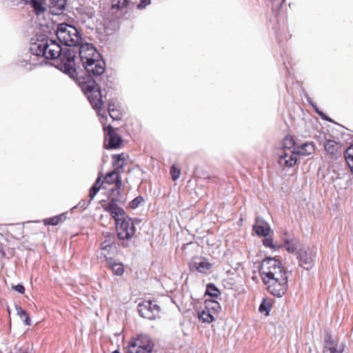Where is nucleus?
<instances>
[{
    "instance_id": "obj_1",
    "label": "nucleus",
    "mask_w": 353,
    "mask_h": 353,
    "mask_svg": "<svg viewBox=\"0 0 353 353\" xmlns=\"http://www.w3.org/2000/svg\"><path fill=\"white\" fill-rule=\"evenodd\" d=\"M74 57L75 52L72 50H63L57 41L48 37H41L37 39L35 41H31L29 52L19 59L17 64L27 70H31L41 65L44 61L43 59H59L61 70L73 77L75 73Z\"/></svg>"
},
{
    "instance_id": "obj_2",
    "label": "nucleus",
    "mask_w": 353,
    "mask_h": 353,
    "mask_svg": "<svg viewBox=\"0 0 353 353\" xmlns=\"http://www.w3.org/2000/svg\"><path fill=\"white\" fill-rule=\"evenodd\" d=\"M118 199H111L110 202L103 206L115 221L116 230L119 240L122 241L121 245L128 247L127 241L130 240L135 233V227L132 219L126 215L122 208L117 205Z\"/></svg>"
},
{
    "instance_id": "obj_3",
    "label": "nucleus",
    "mask_w": 353,
    "mask_h": 353,
    "mask_svg": "<svg viewBox=\"0 0 353 353\" xmlns=\"http://www.w3.org/2000/svg\"><path fill=\"white\" fill-rule=\"evenodd\" d=\"M79 53L82 64L90 77H97L104 73L105 62L97 59L99 54L91 44L81 45Z\"/></svg>"
},
{
    "instance_id": "obj_4",
    "label": "nucleus",
    "mask_w": 353,
    "mask_h": 353,
    "mask_svg": "<svg viewBox=\"0 0 353 353\" xmlns=\"http://www.w3.org/2000/svg\"><path fill=\"white\" fill-rule=\"evenodd\" d=\"M56 34L59 41L66 46H78L83 41L78 30L66 23H61L58 26Z\"/></svg>"
},
{
    "instance_id": "obj_5",
    "label": "nucleus",
    "mask_w": 353,
    "mask_h": 353,
    "mask_svg": "<svg viewBox=\"0 0 353 353\" xmlns=\"http://www.w3.org/2000/svg\"><path fill=\"white\" fill-rule=\"evenodd\" d=\"M83 92L87 95L92 108L97 111L98 116L103 117L101 111L103 110V101L101 92V88L94 81L85 83L82 86Z\"/></svg>"
},
{
    "instance_id": "obj_6",
    "label": "nucleus",
    "mask_w": 353,
    "mask_h": 353,
    "mask_svg": "<svg viewBox=\"0 0 353 353\" xmlns=\"http://www.w3.org/2000/svg\"><path fill=\"white\" fill-rule=\"evenodd\" d=\"M137 310L142 318L154 320L159 315L160 307L152 301H145L138 304Z\"/></svg>"
},
{
    "instance_id": "obj_7",
    "label": "nucleus",
    "mask_w": 353,
    "mask_h": 353,
    "mask_svg": "<svg viewBox=\"0 0 353 353\" xmlns=\"http://www.w3.org/2000/svg\"><path fill=\"white\" fill-rule=\"evenodd\" d=\"M316 252L308 247L301 248L297 252L299 265L305 270H310L314 265Z\"/></svg>"
},
{
    "instance_id": "obj_8",
    "label": "nucleus",
    "mask_w": 353,
    "mask_h": 353,
    "mask_svg": "<svg viewBox=\"0 0 353 353\" xmlns=\"http://www.w3.org/2000/svg\"><path fill=\"white\" fill-rule=\"evenodd\" d=\"M283 267L280 261L275 258L266 257L262 262L260 268L261 277L268 278L272 274H274Z\"/></svg>"
},
{
    "instance_id": "obj_9",
    "label": "nucleus",
    "mask_w": 353,
    "mask_h": 353,
    "mask_svg": "<svg viewBox=\"0 0 353 353\" xmlns=\"http://www.w3.org/2000/svg\"><path fill=\"white\" fill-rule=\"evenodd\" d=\"M263 282L266 285L268 291L276 297L283 296L288 288V282L286 281L280 282L274 279H263Z\"/></svg>"
},
{
    "instance_id": "obj_10",
    "label": "nucleus",
    "mask_w": 353,
    "mask_h": 353,
    "mask_svg": "<svg viewBox=\"0 0 353 353\" xmlns=\"http://www.w3.org/2000/svg\"><path fill=\"white\" fill-rule=\"evenodd\" d=\"M279 163L287 168L293 167L297 162L295 149H281L278 153Z\"/></svg>"
},
{
    "instance_id": "obj_11",
    "label": "nucleus",
    "mask_w": 353,
    "mask_h": 353,
    "mask_svg": "<svg viewBox=\"0 0 353 353\" xmlns=\"http://www.w3.org/2000/svg\"><path fill=\"white\" fill-rule=\"evenodd\" d=\"M212 265L205 258L196 257L189 263V268L191 271H196L202 274H208Z\"/></svg>"
},
{
    "instance_id": "obj_12",
    "label": "nucleus",
    "mask_w": 353,
    "mask_h": 353,
    "mask_svg": "<svg viewBox=\"0 0 353 353\" xmlns=\"http://www.w3.org/2000/svg\"><path fill=\"white\" fill-rule=\"evenodd\" d=\"M324 148L332 159H337L341 157L343 152L342 145L333 140H327L324 145Z\"/></svg>"
},
{
    "instance_id": "obj_13",
    "label": "nucleus",
    "mask_w": 353,
    "mask_h": 353,
    "mask_svg": "<svg viewBox=\"0 0 353 353\" xmlns=\"http://www.w3.org/2000/svg\"><path fill=\"white\" fill-rule=\"evenodd\" d=\"M103 129L104 130H107L105 141H108V143H105L106 148L112 149L118 148L122 142L121 137L114 131L111 125H108L107 128L103 127Z\"/></svg>"
},
{
    "instance_id": "obj_14",
    "label": "nucleus",
    "mask_w": 353,
    "mask_h": 353,
    "mask_svg": "<svg viewBox=\"0 0 353 353\" xmlns=\"http://www.w3.org/2000/svg\"><path fill=\"white\" fill-rule=\"evenodd\" d=\"M343 344L338 345L335 343L330 334L325 335L323 353H343Z\"/></svg>"
},
{
    "instance_id": "obj_15",
    "label": "nucleus",
    "mask_w": 353,
    "mask_h": 353,
    "mask_svg": "<svg viewBox=\"0 0 353 353\" xmlns=\"http://www.w3.org/2000/svg\"><path fill=\"white\" fill-rule=\"evenodd\" d=\"M253 230L257 235L266 237L269 235L271 229L267 222L263 219L257 217L253 225Z\"/></svg>"
},
{
    "instance_id": "obj_16",
    "label": "nucleus",
    "mask_w": 353,
    "mask_h": 353,
    "mask_svg": "<svg viewBox=\"0 0 353 353\" xmlns=\"http://www.w3.org/2000/svg\"><path fill=\"white\" fill-rule=\"evenodd\" d=\"M131 342H135L136 344L143 347L145 350H148L150 352H152L154 347V343L151 338L147 334H141L137 335V337L131 340Z\"/></svg>"
},
{
    "instance_id": "obj_17",
    "label": "nucleus",
    "mask_w": 353,
    "mask_h": 353,
    "mask_svg": "<svg viewBox=\"0 0 353 353\" xmlns=\"http://www.w3.org/2000/svg\"><path fill=\"white\" fill-rule=\"evenodd\" d=\"M104 181L108 184H115L116 190L117 194H120V190L122 187V181L120 179L118 171L113 170L108 173L104 179Z\"/></svg>"
},
{
    "instance_id": "obj_18",
    "label": "nucleus",
    "mask_w": 353,
    "mask_h": 353,
    "mask_svg": "<svg viewBox=\"0 0 353 353\" xmlns=\"http://www.w3.org/2000/svg\"><path fill=\"white\" fill-rule=\"evenodd\" d=\"M294 149L299 156H308L315 150L314 144L310 142L304 143L300 145H297Z\"/></svg>"
},
{
    "instance_id": "obj_19",
    "label": "nucleus",
    "mask_w": 353,
    "mask_h": 353,
    "mask_svg": "<svg viewBox=\"0 0 353 353\" xmlns=\"http://www.w3.org/2000/svg\"><path fill=\"white\" fill-rule=\"evenodd\" d=\"M283 247L290 253H294L298 249L299 242L292 236H285L283 239Z\"/></svg>"
},
{
    "instance_id": "obj_20",
    "label": "nucleus",
    "mask_w": 353,
    "mask_h": 353,
    "mask_svg": "<svg viewBox=\"0 0 353 353\" xmlns=\"http://www.w3.org/2000/svg\"><path fill=\"white\" fill-rule=\"evenodd\" d=\"M107 263L110 265L112 271L115 275L121 276L123 274L124 268L121 263H117L112 256L105 259Z\"/></svg>"
},
{
    "instance_id": "obj_21",
    "label": "nucleus",
    "mask_w": 353,
    "mask_h": 353,
    "mask_svg": "<svg viewBox=\"0 0 353 353\" xmlns=\"http://www.w3.org/2000/svg\"><path fill=\"white\" fill-rule=\"evenodd\" d=\"M41 0H29L26 1V4H29L33 8L34 13L38 16L45 12L46 7L41 1Z\"/></svg>"
},
{
    "instance_id": "obj_22",
    "label": "nucleus",
    "mask_w": 353,
    "mask_h": 353,
    "mask_svg": "<svg viewBox=\"0 0 353 353\" xmlns=\"http://www.w3.org/2000/svg\"><path fill=\"white\" fill-rule=\"evenodd\" d=\"M288 273L286 272L285 268L282 267L279 270H278L274 274H272L270 276L266 278L267 279H274V281H279L280 282H283L286 281L288 282Z\"/></svg>"
},
{
    "instance_id": "obj_23",
    "label": "nucleus",
    "mask_w": 353,
    "mask_h": 353,
    "mask_svg": "<svg viewBox=\"0 0 353 353\" xmlns=\"http://www.w3.org/2000/svg\"><path fill=\"white\" fill-rule=\"evenodd\" d=\"M102 176H103L102 174H100L99 175L95 183H94V185L91 187V188L90 190L89 196L90 198V201H92L94 198V196L99 192V190L101 189V188L102 186V183L101 181Z\"/></svg>"
},
{
    "instance_id": "obj_24",
    "label": "nucleus",
    "mask_w": 353,
    "mask_h": 353,
    "mask_svg": "<svg viewBox=\"0 0 353 353\" xmlns=\"http://www.w3.org/2000/svg\"><path fill=\"white\" fill-rule=\"evenodd\" d=\"M136 0H112V8L113 9H122L130 5H134Z\"/></svg>"
},
{
    "instance_id": "obj_25",
    "label": "nucleus",
    "mask_w": 353,
    "mask_h": 353,
    "mask_svg": "<svg viewBox=\"0 0 353 353\" xmlns=\"http://www.w3.org/2000/svg\"><path fill=\"white\" fill-rule=\"evenodd\" d=\"M344 157L351 171L353 172V144L346 149L344 152Z\"/></svg>"
},
{
    "instance_id": "obj_26",
    "label": "nucleus",
    "mask_w": 353,
    "mask_h": 353,
    "mask_svg": "<svg viewBox=\"0 0 353 353\" xmlns=\"http://www.w3.org/2000/svg\"><path fill=\"white\" fill-rule=\"evenodd\" d=\"M108 249H112V243L110 241L105 240L101 243V259L103 258L105 260L110 257L108 256V253H105V250Z\"/></svg>"
},
{
    "instance_id": "obj_27",
    "label": "nucleus",
    "mask_w": 353,
    "mask_h": 353,
    "mask_svg": "<svg viewBox=\"0 0 353 353\" xmlns=\"http://www.w3.org/2000/svg\"><path fill=\"white\" fill-rule=\"evenodd\" d=\"M65 219L63 214L46 219L43 222L46 225H57Z\"/></svg>"
},
{
    "instance_id": "obj_28",
    "label": "nucleus",
    "mask_w": 353,
    "mask_h": 353,
    "mask_svg": "<svg viewBox=\"0 0 353 353\" xmlns=\"http://www.w3.org/2000/svg\"><path fill=\"white\" fill-rule=\"evenodd\" d=\"M205 294L213 298H217L221 294L218 288L212 283L207 285Z\"/></svg>"
},
{
    "instance_id": "obj_29",
    "label": "nucleus",
    "mask_w": 353,
    "mask_h": 353,
    "mask_svg": "<svg viewBox=\"0 0 353 353\" xmlns=\"http://www.w3.org/2000/svg\"><path fill=\"white\" fill-rule=\"evenodd\" d=\"M199 319L203 322L211 323L214 320L213 316L210 314L209 310H203L199 315Z\"/></svg>"
},
{
    "instance_id": "obj_30",
    "label": "nucleus",
    "mask_w": 353,
    "mask_h": 353,
    "mask_svg": "<svg viewBox=\"0 0 353 353\" xmlns=\"http://www.w3.org/2000/svg\"><path fill=\"white\" fill-rule=\"evenodd\" d=\"M67 0H51L50 4L52 8L57 9V11H62L65 9Z\"/></svg>"
},
{
    "instance_id": "obj_31",
    "label": "nucleus",
    "mask_w": 353,
    "mask_h": 353,
    "mask_svg": "<svg viewBox=\"0 0 353 353\" xmlns=\"http://www.w3.org/2000/svg\"><path fill=\"white\" fill-rule=\"evenodd\" d=\"M297 145L295 144V141L292 137H287L284 139L283 143V148L281 149H290L293 150Z\"/></svg>"
},
{
    "instance_id": "obj_32",
    "label": "nucleus",
    "mask_w": 353,
    "mask_h": 353,
    "mask_svg": "<svg viewBox=\"0 0 353 353\" xmlns=\"http://www.w3.org/2000/svg\"><path fill=\"white\" fill-rule=\"evenodd\" d=\"M108 112L109 115L114 120H119L120 119V113L118 110L114 108V105L109 103L108 105Z\"/></svg>"
},
{
    "instance_id": "obj_33",
    "label": "nucleus",
    "mask_w": 353,
    "mask_h": 353,
    "mask_svg": "<svg viewBox=\"0 0 353 353\" xmlns=\"http://www.w3.org/2000/svg\"><path fill=\"white\" fill-rule=\"evenodd\" d=\"M113 166L114 167V170L116 171H118V173L123 172V168L126 164V162L122 160H120L119 159H113Z\"/></svg>"
},
{
    "instance_id": "obj_34",
    "label": "nucleus",
    "mask_w": 353,
    "mask_h": 353,
    "mask_svg": "<svg viewBox=\"0 0 353 353\" xmlns=\"http://www.w3.org/2000/svg\"><path fill=\"white\" fill-rule=\"evenodd\" d=\"M172 179L176 181L179 178L181 170L180 168H177L175 165H173L170 171Z\"/></svg>"
},
{
    "instance_id": "obj_35",
    "label": "nucleus",
    "mask_w": 353,
    "mask_h": 353,
    "mask_svg": "<svg viewBox=\"0 0 353 353\" xmlns=\"http://www.w3.org/2000/svg\"><path fill=\"white\" fill-rule=\"evenodd\" d=\"M271 309V305L270 303H266L263 301L259 306V311L261 312H265V314L268 315Z\"/></svg>"
},
{
    "instance_id": "obj_36",
    "label": "nucleus",
    "mask_w": 353,
    "mask_h": 353,
    "mask_svg": "<svg viewBox=\"0 0 353 353\" xmlns=\"http://www.w3.org/2000/svg\"><path fill=\"white\" fill-rule=\"evenodd\" d=\"M143 201V198L141 196H139L134 199L130 203V206L132 209L137 208L142 202Z\"/></svg>"
},
{
    "instance_id": "obj_37",
    "label": "nucleus",
    "mask_w": 353,
    "mask_h": 353,
    "mask_svg": "<svg viewBox=\"0 0 353 353\" xmlns=\"http://www.w3.org/2000/svg\"><path fill=\"white\" fill-rule=\"evenodd\" d=\"M263 243L265 247H268L272 249H275L276 248V246L274 244L273 239L268 236L264 237Z\"/></svg>"
},
{
    "instance_id": "obj_38",
    "label": "nucleus",
    "mask_w": 353,
    "mask_h": 353,
    "mask_svg": "<svg viewBox=\"0 0 353 353\" xmlns=\"http://www.w3.org/2000/svg\"><path fill=\"white\" fill-rule=\"evenodd\" d=\"M310 104L312 105V107L314 108L316 112L323 119H325L327 121H331V119H330L328 117H327L325 114H323L321 111L319 110L316 105L312 103V101H310Z\"/></svg>"
},
{
    "instance_id": "obj_39",
    "label": "nucleus",
    "mask_w": 353,
    "mask_h": 353,
    "mask_svg": "<svg viewBox=\"0 0 353 353\" xmlns=\"http://www.w3.org/2000/svg\"><path fill=\"white\" fill-rule=\"evenodd\" d=\"M151 3L150 0H141L140 3L137 5V8L139 10L144 9L147 6Z\"/></svg>"
},
{
    "instance_id": "obj_40",
    "label": "nucleus",
    "mask_w": 353,
    "mask_h": 353,
    "mask_svg": "<svg viewBox=\"0 0 353 353\" xmlns=\"http://www.w3.org/2000/svg\"><path fill=\"white\" fill-rule=\"evenodd\" d=\"M15 308H16L17 314L21 317V319H23V318L26 314H28L24 310H23L21 307H19L17 305H15Z\"/></svg>"
},
{
    "instance_id": "obj_41",
    "label": "nucleus",
    "mask_w": 353,
    "mask_h": 353,
    "mask_svg": "<svg viewBox=\"0 0 353 353\" xmlns=\"http://www.w3.org/2000/svg\"><path fill=\"white\" fill-rule=\"evenodd\" d=\"M128 155L125 153H121V154H114L112 156V159H119L120 160L124 161L125 162L128 160Z\"/></svg>"
},
{
    "instance_id": "obj_42",
    "label": "nucleus",
    "mask_w": 353,
    "mask_h": 353,
    "mask_svg": "<svg viewBox=\"0 0 353 353\" xmlns=\"http://www.w3.org/2000/svg\"><path fill=\"white\" fill-rule=\"evenodd\" d=\"M129 347H134L135 349H137L138 350H145V348L142 346H139V345L136 344L135 342H130L129 343V345H128V348ZM146 351H148V350H146Z\"/></svg>"
},
{
    "instance_id": "obj_43",
    "label": "nucleus",
    "mask_w": 353,
    "mask_h": 353,
    "mask_svg": "<svg viewBox=\"0 0 353 353\" xmlns=\"http://www.w3.org/2000/svg\"><path fill=\"white\" fill-rule=\"evenodd\" d=\"M150 351H145V350H138L137 349H135L134 347H129L128 348V353H150Z\"/></svg>"
},
{
    "instance_id": "obj_44",
    "label": "nucleus",
    "mask_w": 353,
    "mask_h": 353,
    "mask_svg": "<svg viewBox=\"0 0 353 353\" xmlns=\"http://www.w3.org/2000/svg\"><path fill=\"white\" fill-rule=\"evenodd\" d=\"M13 288L20 294H24L25 292V288L21 284L13 286Z\"/></svg>"
},
{
    "instance_id": "obj_45",
    "label": "nucleus",
    "mask_w": 353,
    "mask_h": 353,
    "mask_svg": "<svg viewBox=\"0 0 353 353\" xmlns=\"http://www.w3.org/2000/svg\"><path fill=\"white\" fill-rule=\"evenodd\" d=\"M90 203V201L87 202L85 200H81L79 203L78 205L80 206L81 208H85L89 205Z\"/></svg>"
},
{
    "instance_id": "obj_46",
    "label": "nucleus",
    "mask_w": 353,
    "mask_h": 353,
    "mask_svg": "<svg viewBox=\"0 0 353 353\" xmlns=\"http://www.w3.org/2000/svg\"><path fill=\"white\" fill-rule=\"evenodd\" d=\"M26 325H31V320L28 314H26L22 319Z\"/></svg>"
},
{
    "instance_id": "obj_47",
    "label": "nucleus",
    "mask_w": 353,
    "mask_h": 353,
    "mask_svg": "<svg viewBox=\"0 0 353 353\" xmlns=\"http://www.w3.org/2000/svg\"><path fill=\"white\" fill-rule=\"evenodd\" d=\"M112 249H108V250H105V253H108V256H112V254H110V251Z\"/></svg>"
},
{
    "instance_id": "obj_48",
    "label": "nucleus",
    "mask_w": 353,
    "mask_h": 353,
    "mask_svg": "<svg viewBox=\"0 0 353 353\" xmlns=\"http://www.w3.org/2000/svg\"><path fill=\"white\" fill-rule=\"evenodd\" d=\"M0 254H1V255H3V254H4V252H3V249H2V248H1V246H0Z\"/></svg>"
},
{
    "instance_id": "obj_49",
    "label": "nucleus",
    "mask_w": 353,
    "mask_h": 353,
    "mask_svg": "<svg viewBox=\"0 0 353 353\" xmlns=\"http://www.w3.org/2000/svg\"><path fill=\"white\" fill-rule=\"evenodd\" d=\"M93 16H94V12H91L90 17H92Z\"/></svg>"
},
{
    "instance_id": "obj_50",
    "label": "nucleus",
    "mask_w": 353,
    "mask_h": 353,
    "mask_svg": "<svg viewBox=\"0 0 353 353\" xmlns=\"http://www.w3.org/2000/svg\"><path fill=\"white\" fill-rule=\"evenodd\" d=\"M19 353H28V352L26 351H20Z\"/></svg>"
},
{
    "instance_id": "obj_51",
    "label": "nucleus",
    "mask_w": 353,
    "mask_h": 353,
    "mask_svg": "<svg viewBox=\"0 0 353 353\" xmlns=\"http://www.w3.org/2000/svg\"><path fill=\"white\" fill-rule=\"evenodd\" d=\"M112 353H119L118 351H114Z\"/></svg>"
}]
</instances>
